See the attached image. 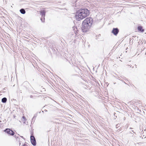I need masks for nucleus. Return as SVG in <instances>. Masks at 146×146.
Returning <instances> with one entry per match:
<instances>
[{"label":"nucleus","instance_id":"obj_9","mask_svg":"<svg viewBox=\"0 0 146 146\" xmlns=\"http://www.w3.org/2000/svg\"><path fill=\"white\" fill-rule=\"evenodd\" d=\"M20 12L22 14H25L26 12L25 10L23 9H20Z\"/></svg>","mask_w":146,"mask_h":146},{"label":"nucleus","instance_id":"obj_3","mask_svg":"<svg viewBox=\"0 0 146 146\" xmlns=\"http://www.w3.org/2000/svg\"><path fill=\"white\" fill-rule=\"evenodd\" d=\"M33 135L32 134L30 137L31 141L33 145H36V141L35 137L34 136L32 135Z\"/></svg>","mask_w":146,"mask_h":146},{"label":"nucleus","instance_id":"obj_10","mask_svg":"<svg viewBox=\"0 0 146 146\" xmlns=\"http://www.w3.org/2000/svg\"><path fill=\"white\" fill-rule=\"evenodd\" d=\"M138 36H133V38H132V39H133V40H132V42H133L134 41H135V39H138Z\"/></svg>","mask_w":146,"mask_h":146},{"label":"nucleus","instance_id":"obj_7","mask_svg":"<svg viewBox=\"0 0 146 146\" xmlns=\"http://www.w3.org/2000/svg\"><path fill=\"white\" fill-rule=\"evenodd\" d=\"M21 121L24 123H26L27 119L25 117V116H23L21 120Z\"/></svg>","mask_w":146,"mask_h":146},{"label":"nucleus","instance_id":"obj_13","mask_svg":"<svg viewBox=\"0 0 146 146\" xmlns=\"http://www.w3.org/2000/svg\"><path fill=\"white\" fill-rule=\"evenodd\" d=\"M23 146H27V144L25 143Z\"/></svg>","mask_w":146,"mask_h":146},{"label":"nucleus","instance_id":"obj_8","mask_svg":"<svg viewBox=\"0 0 146 146\" xmlns=\"http://www.w3.org/2000/svg\"><path fill=\"white\" fill-rule=\"evenodd\" d=\"M45 11L44 10H41L40 11V13L42 17H44L45 13Z\"/></svg>","mask_w":146,"mask_h":146},{"label":"nucleus","instance_id":"obj_12","mask_svg":"<svg viewBox=\"0 0 146 146\" xmlns=\"http://www.w3.org/2000/svg\"><path fill=\"white\" fill-rule=\"evenodd\" d=\"M41 21H42V22H44V20H45V19H44V17H42L41 19Z\"/></svg>","mask_w":146,"mask_h":146},{"label":"nucleus","instance_id":"obj_6","mask_svg":"<svg viewBox=\"0 0 146 146\" xmlns=\"http://www.w3.org/2000/svg\"><path fill=\"white\" fill-rule=\"evenodd\" d=\"M137 29L138 31L141 32H143L144 31V30L143 29V27L141 26H138Z\"/></svg>","mask_w":146,"mask_h":146},{"label":"nucleus","instance_id":"obj_11","mask_svg":"<svg viewBox=\"0 0 146 146\" xmlns=\"http://www.w3.org/2000/svg\"><path fill=\"white\" fill-rule=\"evenodd\" d=\"M7 101V99L6 98H4L2 99V102L3 103H5Z\"/></svg>","mask_w":146,"mask_h":146},{"label":"nucleus","instance_id":"obj_4","mask_svg":"<svg viewBox=\"0 0 146 146\" xmlns=\"http://www.w3.org/2000/svg\"><path fill=\"white\" fill-rule=\"evenodd\" d=\"M4 131L6 132L7 133L10 135H13L14 134V132L9 129H6L4 130Z\"/></svg>","mask_w":146,"mask_h":146},{"label":"nucleus","instance_id":"obj_5","mask_svg":"<svg viewBox=\"0 0 146 146\" xmlns=\"http://www.w3.org/2000/svg\"><path fill=\"white\" fill-rule=\"evenodd\" d=\"M119 30L117 28L113 29L111 33L117 36L118 33L119 32Z\"/></svg>","mask_w":146,"mask_h":146},{"label":"nucleus","instance_id":"obj_1","mask_svg":"<svg viewBox=\"0 0 146 146\" xmlns=\"http://www.w3.org/2000/svg\"><path fill=\"white\" fill-rule=\"evenodd\" d=\"M90 11L86 8H81L75 13V17L76 20L79 21L88 16L90 14Z\"/></svg>","mask_w":146,"mask_h":146},{"label":"nucleus","instance_id":"obj_2","mask_svg":"<svg viewBox=\"0 0 146 146\" xmlns=\"http://www.w3.org/2000/svg\"><path fill=\"white\" fill-rule=\"evenodd\" d=\"M93 22V19L90 17H88L86 18L83 21L82 29L84 32H86L88 31Z\"/></svg>","mask_w":146,"mask_h":146}]
</instances>
